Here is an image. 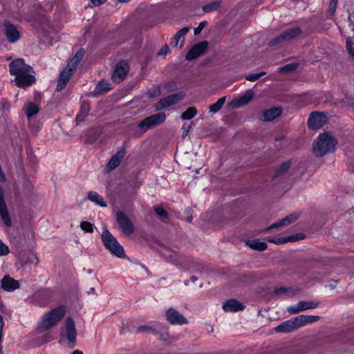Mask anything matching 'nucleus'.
I'll return each instance as SVG.
<instances>
[{
    "mask_svg": "<svg viewBox=\"0 0 354 354\" xmlns=\"http://www.w3.org/2000/svg\"><path fill=\"white\" fill-rule=\"evenodd\" d=\"M10 73L15 75V82L17 86L26 88L30 86L35 81L32 75V68L24 63V59H17L9 64Z\"/></svg>",
    "mask_w": 354,
    "mask_h": 354,
    "instance_id": "obj_1",
    "label": "nucleus"
},
{
    "mask_svg": "<svg viewBox=\"0 0 354 354\" xmlns=\"http://www.w3.org/2000/svg\"><path fill=\"white\" fill-rule=\"evenodd\" d=\"M66 313L65 308L63 306L57 307L45 313L41 318L37 330L43 333L55 326L64 317Z\"/></svg>",
    "mask_w": 354,
    "mask_h": 354,
    "instance_id": "obj_2",
    "label": "nucleus"
},
{
    "mask_svg": "<svg viewBox=\"0 0 354 354\" xmlns=\"http://www.w3.org/2000/svg\"><path fill=\"white\" fill-rule=\"evenodd\" d=\"M336 145L337 141L330 133H322L313 143V153L316 156H324L328 153L333 152Z\"/></svg>",
    "mask_w": 354,
    "mask_h": 354,
    "instance_id": "obj_3",
    "label": "nucleus"
},
{
    "mask_svg": "<svg viewBox=\"0 0 354 354\" xmlns=\"http://www.w3.org/2000/svg\"><path fill=\"white\" fill-rule=\"evenodd\" d=\"M76 337L75 323L71 317H68L60 329L59 344L66 348H72L75 346Z\"/></svg>",
    "mask_w": 354,
    "mask_h": 354,
    "instance_id": "obj_4",
    "label": "nucleus"
},
{
    "mask_svg": "<svg viewBox=\"0 0 354 354\" xmlns=\"http://www.w3.org/2000/svg\"><path fill=\"white\" fill-rule=\"evenodd\" d=\"M101 239L106 249L113 255L119 258H124L125 257L123 247L106 228L102 232Z\"/></svg>",
    "mask_w": 354,
    "mask_h": 354,
    "instance_id": "obj_5",
    "label": "nucleus"
},
{
    "mask_svg": "<svg viewBox=\"0 0 354 354\" xmlns=\"http://www.w3.org/2000/svg\"><path fill=\"white\" fill-rule=\"evenodd\" d=\"M162 255L166 260L173 263L180 269H192V266L187 264L188 262H193V261L189 257L179 254L176 252L169 249H166L162 251Z\"/></svg>",
    "mask_w": 354,
    "mask_h": 354,
    "instance_id": "obj_6",
    "label": "nucleus"
},
{
    "mask_svg": "<svg viewBox=\"0 0 354 354\" xmlns=\"http://www.w3.org/2000/svg\"><path fill=\"white\" fill-rule=\"evenodd\" d=\"M166 119V115L163 112H159L142 120L138 125L144 132L150 128L162 124Z\"/></svg>",
    "mask_w": 354,
    "mask_h": 354,
    "instance_id": "obj_7",
    "label": "nucleus"
},
{
    "mask_svg": "<svg viewBox=\"0 0 354 354\" xmlns=\"http://www.w3.org/2000/svg\"><path fill=\"white\" fill-rule=\"evenodd\" d=\"M302 33L299 27H293L283 32L279 36L272 39L270 41V46H273L284 41H290L299 36Z\"/></svg>",
    "mask_w": 354,
    "mask_h": 354,
    "instance_id": "obj_8",
    "label": "nucleus"
},
{
    "mask_svg": "<svg viewBox=\"0 0 354 354\" xmlns=\"http://www.w3.org/2000/svg\"><path fill=\"white\" fill-rule=\"evenodd\" d=\"M185 93L184 92H179L165 97L161 98L155 105L156 110H161L166 109L170 106L174 105L184 99Z\"/></svg>",
    "mask_w": 354,
    "mask_h": 354,
    "instance_id": "obj_9",
    "label": "nucleus"
},
{
    "mask_svg": "<svg viewBox=\"0 0 354 354\" xmlns=\"http://www.w3.org/2000/svg\"><path fill=\"white\" fill-rule=\"evenodd\" d=\"M319 306V302L317 300L300 301L297 305L288 307V312L291 315H295L306 310L315 309Z\"/></svg>",
    "mask_w": 354,
    "mask_h": 354,
    "instance_id": "obj_10",
    "label": "nucleus"
},
{
    "mask_svg": "<svg viewBox=\"0 0 354 354\" xmlns=\"http://www.w3.org/2000/svg\"><path fill=\"white\" fill-rule=\"evenodd\" d=\"M167 321L171 325H183L188 323L187 319L177 310L170 308L165 313Z\"/></svg>",
    "mask_w": 354,
    "mask_h": 354,
    "instance_id": "obj_11",
    "label": "nucleus"
},
{
    "mask_svg": "<svg viewBox=\"0 0 354 354\" xmlns=\"http://www.w3.org/2000/svg\"><path fill=\"white\" fill-rule=\"evenodd\" d=\"M116 221L120 229L126 235L129 236L133 232L134 227L131 221L122 212H118L117 213Z\"/></svg>",
    "mask_w": 354,
    "mask_h": 354,
    "instance_id": "obj_12",
    "label": "nucleus"
},
{
    "mask_svg": "<svg viewBox=\"0 0 354 354\" xmlns=\"http://www.w3.org/2000/svg\"><path fill=\"white\" fill-rule=\"evenodd\" d=\"M326 122L327 118L324 114L318 111H314L309 116L308 125L310 129H318L322 127Z\"/></svg>",
    "mask_w": 354,
    "mask_h": 354,
    "instance_id": "obj_13",
    "label": "nucleus"
},
{
    "mask_svg": "<svg viewBox=\"0 0 354 354\" xmlns=\"http://www.w3.org/2000/svg\"><path fill=\"white\" fill-rule=\"evenodd\" d=\"M207 41H201L198 44H195L187 53L185 59L191 61L196 59L204 53L205 50L207 48Z\"/></svg>",
    "mask_w": 354,
    "mask_h": 354,
    "instance_id": "obj_14",
    "label": "nucleus"
},
{
    "mask_svg": "<svg viewBox=\"0 0 354 354\" xmlns=\"http://www.w3.org/2000/svg\"><path fill=\"white\" fill-rule=\"evenodd\" d=\"M299 328L297 317H295L282 322L281 324L277 326L274 330L277 333H288L293 332Z\"/></svg>",
    "mask_w": 354,
    "mask_h": 354,
    "instance_id": "obj_15",
    "label": "nucleus"
},
{
    "mask_svg": "<svg viewBox=\"0 0 354 354\" xmlns=\"http://www.w3.org/2000/svg\"><path fill=\"white\" fill-rule=\"evenodd\" d=\"M254 91L252 89L247 90L244 94L234 99L230 104L232 109H237L248 104L254 97Z\"/></svg>",
    "mask_w": 354,
    "mask_h": 354,
    "instance_id": "obj_16",
    "label": "nucleus"
},
{
    "mask_svg": "<svg viewBox=\"0 0 354 354\" xmlns=\"http://www.w3.org/2000/svg\"><path fill=\"white\" fill-rule=\"evenodd\" d=\"M129 70V66L125 61L120 62L115 66V71L112 78L115 82H120L124 80L127 73Z\"/></svg>",
    "mask_w": 354,
    "mask_h": 354,
    "instance_id": "obj_17",
    "label": "nucleus"
},
{
    "mask_svg": "<svg viewBox=\"0 0 354 354\" xmlns=\"http://www.w3.org/2000/svg\"><path fill=\"white\" fill-rule=\"evenodd\" d=\"M0 217L7 227L12 225V221L8 212L7 206L4 199V193L0 187Z\"/></svg>",
    "mask_w": 354,
    "mask_h": 354,
    "instance_id": "obj_18",
    "label": "nucleus"
},
{
    "mask_svg": "<svg viewBox=\"0 0 354 354\" xmlns=\"http://www.w3.org/2000/svg\"><path fill=\"white\" fill-rule=\"evenodd\" d=\"M5 34L7 39L10 43L16 42L20 37V32L18 28L10 22L4 24Z\"/></svg>",
    "mask_w": 354,
    "mask_h": 354,
    "instance_id": "obj_19",
    "label": "nucleus"
},
{
    "mask_svg": "<svg viewBox=\"0 0 354 354\" xmlns=\"http://www.w3.org/2000/svg\"><path fill=\"white\" fill-rule=\"evenodd\" d=\"M74 71L68 67L63 69L58 78L57 91H60L66 87Z\"/></svg>",
    "mask_w": 354,
    "mask_h": 354,
    "instance_id": "obj_20",
    "label": "nucleus"
},
{
    "mask_svg": "<svg viewBox=\"0 0 354 354\" xmlns=\"http://www.w3.org/2000/svg\"><path fill=\"white\" fill-rule=\"evenodd\" d=\"M282 113V110L279 107H273L267 110H265L261 113L259 119L261 121L269 122L272 121Z\"/></svg>",
    "mask_w": 354,
    "mask_h": 354,
    "instance_id": "obj_21",
    "label": "nucleus"
},
{
    "mask_svg": "<svg viewBox=\"0 0 354 354\" xmlns=\"http://www.w3.org/2000/svg\"><path fill=\"white\" fill-rule=\"evenodd\" d=\"M304 235L302 234H297L296 235H292L287 237H282V238H272L268 237L266 239L267 241L269 243H273L277 245H281L284 244L288 241H296L298 240H301L304 238Z\"/></svg>",
    "mask_w": 354,
    "mask_h": 354,
    "instance_id": "obj_22",
    "label": "nucleus"
},
{
    "mask_svg": "<svg viewBox=\"0 0 354 354\" xmlns=\"http://www.w3.org/2000/svg\"><path fill=\"white\" fill-rule=\"evenodd\" d=\"M19 286V282L9 275H6L1 280V288L6 291H14L18 289Z\"/></svg>",
    "mask_w": 354,
    "mask_h": 354,
    "instance_id": "obj_23",
    "label": "nucleus"
},
{
    "mask_svg": "<svg viewBox=\"0 0 354 354\" xmlns=\"http://www.w3.org/2000/svg\"><path fill=\"white\" fill-rule=\"evenodd\" d=\"M243 308V304L234 299H229L223 304V309L225 312H238Z\"/></svg>",
    "mask_w": 354,
    "mask_h": 354,
    "instance_id": "obj_24",
    "label": "nucleus"
},
{
    "mask_svg": "<svg viewBox=\"0 0 354 354\" xmlns=\"http://www.w3.org/2000/svg\"><path fill=\"white\" fill-rule=\"evenodd\" d=\"M126 151L124 148L120 149L113 155L108 162L107 167L112 170L117 167L125 155Z\"/></svg>",
    "mask_w": 354,
    "mask_h": 354,
    "instance_id": "obj_25",
    "label": "nucleus"
},
{
    "mask_svg": "<svg viewBox=\"0 0 354 354\" xmlns=\"http://www.w3.org/2000/svg\"><path fill=\"white\" fill-rule=\"evenodd\" d=\"M24 110L28 118H31L38 113L39 106L37 103L28 102L25 104Z\"/></svg>",
    "mask_w": 354,
    "mask_h": 354,
    "instance_id": "obj_26",
    "label": "nucleus"
},
{
    "mask_svg": "<svg viewBox=\"0 0 354 354\" xmlns=\"http://www.w3.org/2000/svg\"><path fill=\"white\" fill-rule=\"evenodd\" d=\"M296 317H297L299 327L305 326L306 324H309V323H314V322H318L320 319L319 316H315V315H301Z\"/></svg>",
    "mask_w": 354,
    "mask_h": 354,
    "instance_id": "obj_27",
    "label": "nucleus"
},
{
    "mask_svg": "<svg viewBox=\"0 0 354 354\" xmlns=\"http://www.w3.org/2000/svg\"><path fill=\"white\" fill-rule=\"evenodd\" d=\"M246 245L250 247L251 249L257 251H264L267 249L268 245L265 242L261 241L259 239L248 240L245 242Z\"/></svg>",
    "mask_w": 354,
    "mask_h": 354,
    "instance_id": "obj_28",
    "label": "nucleus"
},
{
    "mask_svg": "<svg viewBox=\"0 0 354 354\" xmlns=\"http://www.w3.org/2000/svg\"><path fill=\"white\" fill-rule=\"evenodd\" d=\"M84 55V50L82 48L80 49L76 53L75 56L68 63L66 67L71 68L72 71H74L75 70L77 64L80 63V62L82 59Z\"/></svg>",
    "mask_w": 354,
    "mask_h": 354,
    "instance_id": "obj_29",
    "label": "nucleus"
},
{
    "mask_svg": "<svg viewBox=\"0 0 354 354\" xmlns=\"http://www.w3.org/2000/svg\"><path fill=\"white\" fill-rule=\"evenodd\" d=\"M84 55V50L82 48L80 49L76 53L75 56L68 63L66 67L71 68L72 71H74L75 70L77 64L80 63V62L82 59Z\"/></svg>",
    "mask_w": 354,
    "mask_h": 354,
    "instance_id": "obj_30",
    "label": "nucleus"
},
{
    "mask_svg": "<svg viewBox=\"0 0 354 354\" xmlns=\"http://www.w3.org/2000/svg\"><path fill=\"white\" fill-rule=\"evenodd\" d=\"M225 100H226L225 96L219 98L216 101V102H215L214 104H213L209 106V112L212 113H216L217 112H218L221 109L223 106L224 105Z\"/></svg>",
    "mask_w": 354,
    "mask_h": 354,
    "instance_id": "obj_31",
    "label": "nucleus"
},
{
    "mask_svg": "<svg viewBox=\"0 0 354 354\" xmlns=\"http://www.w3.org/2000/svg\"><path fill=\"white\" fill-rule=\"evenodd\" d=\"M110 90L109 84L104 80H101L98 82L95 88V93L97 94L104 93Z\"/></svg>",
    "mask_w": 354,
    "mask_h": 354,
    "instance_id": "obj_32",
    "label": "nucleus"
},
{
    "mask_svg": "<svg viewBox=\"0 0 354 354\" xmlns=\"http://www.w3.org/2000/svg\"><path fill=\"white\" fill-rule=\"evenodd\" d=\"M90 201L97 203L100 207H104L106 206L103 198L96 192H90Z\"/></svg>",
    "mask_w": 354,
    "mask_h": 354,
    "instance_id": "obj_33",
    "label": "nucleus"
},
{
    "mask_svg": "<svg viewBox=\"0 0 354 354\" xmlns=\"http://www.w3.org/2000/svg\"><path fill=\"white\" fill-rule=\"evenodd\" d=\"M221 6V1H214L212 2H210L209 3H207L204 6H203V10L205 12H210L212 11H214L217 10Z\"/></svg>",
    "mask_w": 354,
    "mask_h": 354,
    "instance_id": "obj_34",
    "label": "nucleus"
},
{
    "mask_svg": "<svg viewBox=\"0 0 354 354\" xmlns=\"http://www.w3.org/2000/svg\"><path fill=\"white\" fill-rule=\"evenodd\" d=\"M197 114V110L195 107H189L185 112L181 114L180 118L183 120H190L195 117Z\"/></svg>",
    "mask_w": 354,
    "mask_h": 354,
    "instance_id": "obj_35",
    "label": "nucleus"
},
{
    "mask_svg": "<svg viewBox=\"0 0 354 354\" xmlns=\"http://www.w3.org/2000/svg\"><path fill=\"white\" fill-rule=\"evenodd\" d=\"M290 166V163L289 162H285L282 163L279 168L276 170L275 174L274 175V178H277L286 172L289 169Z\"/></svg>",
    "mask_w": 354,
    "mask_h": 354,
    "instance_id": "obj_36",
    "label": "nucleus"
},
{
    "mask_svg": "<svg viewBox=\"0 0 354 354\" xmlns=\"http://www.w3.org/2000/svg\"><path fill=\"white\" fill-rule=\"evenodd\" d=\"M154 211L161 220H165L168 217V213L166 212V210L160 206H155Z\"/></svg>",
    "mask_w": 354,
    "mask_h": 354,
    "instance_id": "obj_37",
    "label": "nucleus"
},
{
    "mask_svg": "<svg viewBox=\"0 0 354 354\" xmlns=\"http://www.w3.org/2000/svg\"><path fill=\"white\" fill-rule=\"evenodd\" d=\"M297 67V64L292 63L279 68V71L281 73H290L294 71Z\"/></svg>",
    "mask_w": 354,
    "mask_h": 354,
    "instance_id": "obj_38",
    "label": "nucleus"
},
{
    "mask_svg": "<svg viewBox=\"0 0 354 354\" xmlns=\"http://www.w3.org/2000/svg\"><path fill=\"white\" fill-rule=\"evenodd\" d=\"M266 74V73L264 71H261L260 73L254 74H249L245 76V79L250 82H254Z\"/></svg>",
    "mask_w": 354,
    "mask_h": 354,
    "instance_id": "obj_39",
    "label": "nucleus"
},
{
    "mask_svg": "<svg viewBox=\"0 0 354 354\" xmlns=\"http://www.w3.org/2000/svg\"><path fill=\"white\" fill-rule=\"evenodd\" d=\"M299 218V214L297 213H292L290 214L286 217L283 218L286 222V225H288L289 224L292 223L295 221H296Z\"/></svg>",
    "mask_w": 354,
    "mask_h": 354,
    "instance_id": "obj_40",
    "label": "nucleus"
},
{
    "mask_svg": "<svg viewBox=\"0 0 354 354\" xmlns=\"http://www.w3.org/2000/svg\"><path fill=\"white\" fill-rule=\"evenodd\" d=\"M188 31H189V28L188 27H185V28H183L182 29H180V30H178L176 33L177 35V37L183 38L182 40L180 41V48L184 44V38L183 37L188 32Z\"/></svg>",
    "mask_w": 354,
    "mask_h": 354,
    "instance_id": "obj_41",
    "label": "nucleus"
},
{
    "mask_svg": "<svg viewBox=\"0 0 354 354\" xmlns=\"http://www.w3.org/2000/svg\"><path fill=\"white\" fill-rule=\"evenodd\" d=\"M55 338V334L53 331L46 332L42 337V340L44 342L53 341Z\"/></svg>",
    "mask_w": 354,
    "mask_h": 354,
    "instance_id": "obj_42",
    "label": "nucleus"
},
{
    "mask_svg": "<svg viewBox=\"0 0 354 354\" xmlns=\"http://www.w3.org/2000/svg\"><path fill=\"white\" fill-rule=\"evenodd\" d=\"M159 335H160V339L164 342L171 343V342H173L175 339L174 337L171 336L168 333H160Z\"/></svg>",
    "mask_w": 354,
    "mask_h": 354,
    "instance_id": "obj_43",
    "label": "nucleus"
},
{
    "mask_svg": "<svg viewBox=\"0 0 354 354\" xmlns=\"http://www.w3.org/2000/svg\"><path fill=\"white\" fill-rule=\"evenodd\" d=\"M9 252V248L0 239V256L7 255Z\"/></svg>",
    "mask_w": 354,
    "mask_h": 354,
    "instance_id": "obj_44",
    "label": "nucleus"
},
{
    "mask_svg": "<svg viewBox=\"0 0 354 354\" xmlns=\"http://www.w3.org/2000/svg\"><path fill=\"white\" fill-rule=\"evenodd\" d=\"M137 331L140 333L143 331H151L154 334H158V331L151 327L147 326H140L137 328Z\"/></svg>",
    "mask_w": 354,
    "mask_h": 354,
    "instance_id": "obj_45",
    "label": "nucleus"
},
{
    "mask_svg": "<svg viewBox=\"0 0 354 354\" xmlns=\"http://www.w3.org/2000/svg\"><path fill=\"white\" fill-rule=\"evenodd\" d=\"M189 257L193 261V262L187 263V264H188L189 266L192 267V269L188 270L189 271H194V270H198V268L200 267L199 263L197 261L194 260L193 258H192L190 257Z\"/></svg>",
    "mask_w": 354,
    "mask_h": 354,
    "instance_id": "obj_46",
    "label": "nucleus"
},
{
    "mask_svg": "<svg viewBox=\"0 0 354 354\" xmlns=\"http://www.w3.org/2000/svg\"><path fill=\"white\" fill-rule=\"evenodd\" d=\"M207 24V22L206 21H202L199 24V25L194 28V35H197L200 34L201 30L205 27V26Z\"/></svg>",
    "mask_w": 354,
    "mask_h": 354,
    "instance_id": "obj_47",
    "label": "nucleus"
},
{
    "mask_svg": "<svg viewBox=\"0 0 354 354\" xmlns=\"http://www.w3.org/2000/svg\"><path fill=\"white\" fill-rule=\"evenodd\" d=\"M353 44H354L353 42L352 38L351 37H348L346 39V49L348 53L354 50Z\"/></svg>",
    "mask_w": 354,
    "mask_h": 354,
    "instance_id": "obj_48",
    "label": "nucleus"
},
{
    "mask_svg": "<svg viewBox=\"0 0 354 354\" xmlns=\"http://www.w3.org/2000/svg\"><path fill=\"white\" fill-rule=\"evenodd\" d=\"M338 0H331L329 3L328 10L331 15H333L336 10Z\"/></svg>",
    "mask_w": 354,
    "mask_h": 354,
    "instance_id": "obj_49",
    "label": "nucleus"
},
{
    "mask_svg": "<svg viewBox=\"0 0 354 354\" xmlns=\"http://www.w3.org/2000/svg\"><path fill=\"white\" fill-rule=\"evenodd\" d=\"M86 117L87 113L82 110L81 113L76 117L77 124H80L81 122L84 121Z\"/></svg>",
    "mask_w": 354,
    "mask_h": 354,
    "instance_id": "obj_50",
    "label": "nucleus"
},
{
    "mask_svg": "<svg viewBox=\"0 0 354 354\" xmlns=\"http://www.w3.org/2000/svg\"><path fill=\"white\" fill-rule=\"evenodd\" d=\"M190 129H191V125H189V124H184L183 125V127H182V131H183L182 137H183V138H185L188 135V133H189Z\"/></svg>",
    "mask_w": 354,
    "mask_h": 354,
    "instance_id": "obj_51",
    "label": "nucleus"
},
{
    "mask_svg": "<svg viewBox=\"0 0 354 354\" xmlns=\"http://www.w3.org/2000/svg\"><path fill=\"white\" fill-rule=\"evenodd\" d=\"M107 0H90V7L91 6H100L104 4Z\"/></svg>",
    "mask_w": 354,
    "mask_h": 354,
    "instance_id": "obj_52",
    "label": "nucleus"
},
{
    "mask_svg": "<svg viewBox=\"0 0 354 354\" xmlns=\"http://www.w3.org/2000/svg\"><path fill=\"white\" fill-rule=\"evenodd\" d=\"M28 261L31 263H35V265H37L39 263V259L35 254H31L28 257Z\"/></svg>",
    "mask_w": 354,
    "mask_h": 354,
    "instance_id": "obj_53",
    "label": "nucleus"
},
{
    "mask_svg": "<svg viewBox=\"0 0 354 354\" xmlns=\"http://www.w3.org/2000/svg\"><path fill=\"white\" fill-rule=\"evenodd\" d=\"M181 37H177V35L176 34L173 38V39L170 42V45L173 47H176L180 40Z\"/></svg>",
    "mask_w": 354,
    "mask_h": 354,
    "instance_id": "obj_54",
    "label": "nucleus"
},
{
    "mask_svg": "<svg viewBox=\"0 0 354 354\" xmlns=\"http://www.w3.org/2000/svg\"><path fill=\"white\" fill-rule=\"evenodd\" d=\"M169 53V48L167 45H165L160 50L158 55H166L167 53Z\"/></svg>",
    "mask_w": 354,
    "mask_h": 354,
    "instance_id": "obj_55",
    "label": "nucleus"
},
{
    "mask_svg": "<svg viewBox=\"0 0 354 354\" xmlns=\"http://www.w3.org/2000/svg\"><path fill=\"white\" fill-rule=\"evenodd\" d=\"M278 227H281L279 221H277V222L272 224L270 226H269L268 227L266 228L263 231L264 232H267V231L271 230L272 229H276V228H278Z\"/></svg>",
    "mask_w": 354,
    "mask_h": 354,
    "instance_id": "obj_56",
    "label": "nucleus"
},
{
    "mask_svg": "<svg viewBox=\"0 0 354 354\" xmlns=\"http://www.w3.org/2000/svg\"><path fill=\"white\" fill-rule=\"evenodd\" d=\"M288 291L287 288L284 287L277 288L274 289V293L277 295L284 294Z\"/></svg>",
    "mask_w": 354,
    "mask_h": 354,
    "instance_id": "obj_57",
    "label": "nucleus"
},
{
    "mask_svg": "<svg viewBox=\"0 0 354 354\" xmlns=\"http://www.w3.org/2000/svg\"><path fill=\"white\" fill-rule=\"evenodd\" d=\"M81 228L85 232H88V222L87 221H83L80 224Z\"/></svg>",
    "mask_w": 354,
    "mask_h": 354,
    "instance_id": "obj_58",
    "label": "nucleus"
},
{
    "mask_svg": "<svg viewBox=\"0 0 354 354\" xmlns=\"http://www.w3.org/2000/svg\"><path fill=\"white\" fill-rule=\"evenodd\" d=\"M279 223H280V225H281V227L286 226V222H285V221H284V219H283V218H282V219L279 220Z\"/></svg>",
    "mask_w": 354,
    "mask_h": 354,
    "instance_id": "obj_59",
    "label": "nucleus"
},
{
    "mask_svg": "<svg viewBox=\"0 0 354 354\" xmlns=\"http://www.w3.org/2000/svg\"><path fill=\"white\" fill-rule=\"evenodd\" d=\"M71 354H84L82 351L80 350L74 351Z\"/></svg>",
    "mask_w": 354,
    "mask_h": 354,
    "instance_id": "obj_60",
    "label": "nucleus"
},
{
    "mask_svg": "<svg viewBox=\"0 0 354 354\" xmlns=\"http://www.w3.org/2000/svg\"><path fill=\"white\" fill-rule=\"evenodd\" d=\"M153 91H154V92H152V94H157L158 95V93H159V88H156Z\"/></svg>",
    "mask_w": 354,
    "mask_h": 354,
    "instance_id": "obj_61",
    "label": "nucleus"
},
{
    "mask_svg": "<svg viewBox=\"0 0 354 354\" xmlns=\"http://www.w3.org/2000/svg\"><path fill=\"white\" fill-rule=\"evenodd\" d=\"M196 280H197V277H195V276H192V277H191V281H192V282H195Z\"/></svg>",
    "mask_w": 354,
    "mask_h": 354,
    "instance_id": "obj_62",
    "label": "nucleus"
},
{
    "mask_svg": "<svg viewBox=\"0 0 354 354\" xmlns=\"http://www.w3.org/2000/svg\"><path fill=\"white\" fill-rule=\"evenodd\" d=\"M149 95L150 97H153L157 95V94H152L151 91H149Z\"/></svg>",
    "mask_w": 354,
    "mask_h": 354,
    "instance_id": "obj_63",
    "label": "nucleus"
},
{
    "mask_svg": "<svg viewBox=\"0 0 354 354\" xmlns=\"http://www.w3.org/2000/svg\"><path fill=\"white\" fill-rule=\"evenodd\" d=\"M351 57L354 59V50L349 53Z\"/></svg>",
    "mask_w": 354,
    "mask_h": 354,
    "instance_id": "obj_64",
    "label": "nucleus"
}]
</instances>
